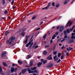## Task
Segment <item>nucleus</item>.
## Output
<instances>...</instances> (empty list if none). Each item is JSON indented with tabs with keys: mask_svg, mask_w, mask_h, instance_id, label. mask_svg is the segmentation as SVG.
Here are the masks:
<instances>
[{
	"mask_svg": "<svg viewBox=\"0 0 75 75\" xmlns=\"http://www.w3.org/2000/svg\"><path fill=\"white\" fill-rule=\"evenodd\" d=\"M9 39V40H11V41L9 43V45H10L11 44V43L13 42L14 41V40H15V38H14L13 36H12L10 37Z\"/></svg>",
	"mask_w": 75,
	"mask_h": 75,
	"instance_id": "nucleus-1",
	"label": "nucleus"
},
{
	"mask_svg": "<svg viewBox=\"0 0 75 75\" xmlns=\"http://www.w3.org/2000/svg\"><path fill=\"white\" fill-rule=\"evenodd\" d=\"M47 65L48 66H46V68L47 69H48L51 68L52 67H53V66H54V64L53 63H50L48 64Z\"/></svg>",
	"mask_w": 75,
	"mask_h": 75,
	"instance_id": "nucleus-2",
	"label": "nucleus"
},
{
	"mask_svg": "<svg viewBox=\"0 0 75 75\" xmlns=\"http://www.w3.org/2000/svg\"><path fill=\"white\" fill-rule=\"evenodd\" d=\"M71 22V21H69L67 22V23L66 25V27H68V26L69 27L71 26V25L72 24V22Z\"/></svg>",
	"mask_w": 75,
	"mask_h": 75,
	"instance_id": "nucleus-3",
	"label": "nucleus"
},
{
	"mask_svg": "<svg viewBox=\"0 0 75 75\" xmlns=\"http://www.w3.org/2000/svg\"><path fill=\"white\" fill-rule=\"evenodd\" d=\"M64 28H65L64 26H61L59 29V32H60V33H62V31H63V30H64Z\"/></svg>",
	"mask_w": 75,
	"mask_h": 75,
	"instance_id": "nucleus-4",
	"label": "nucleus"
},
{
	"mask_svg": "<svg viewBox=\"0 0 75 75\" xmlns=\"http://www.w3.org/2000/svg\"><path fill=\"white\" fill-rule=\"evenodd\" d=\"M30 37V36H25V39L26 40L25 41H24V42L25 44H26L27 43V41H28V38H29V37Z\"/></svg>",
	"mask_w": 75,
	"mask_h": 75,
	"instance_id": "nucleus-5",
	"label": "nucleus"
},
{
	"mask_svg": "<svg viewBox=\"0 0 75 75\" xmlns=\"http://www.w3.org/2000/svg\"><path fill=\"white\" fill-rule=\"evenodd\" d=\"M51 6V2L48 3V5L45 7L43 8H42V10H44V9H47L50 7V6Z\"/></svg>",
	"mask_w": 75,
	"mask_h": 75,
	"instance_id": "nucleus-6",
	"label": "nucleus"
},
{
	"mask_svg": "<svg viewBox=\"0 0 75 75\" xmlns=\"http://www.w3.org/2000/svg\"><path fill=\"white\" fill-rule=\"evenodd\" d=\"M6 54H7V52L6 51L4 52L3 53H2L1 54V57L4 58L5 57L6 55Z\"/></svg>",
	"mask_w": 75,
	"mask_h": 75,
	"instance_id": "nucleus-7",
	"label": "nucleus"
},
{
	"mask_svg": "<svg viewBox=\"0 0 75 75\" xmlns=\"http://www.w3.org/2000/svg\"><path fill=\"white\" fill-rule=\"evenodd\" d=\"M27 70L29 72V74H31H31H34V73H35L34 72V71H31V70L30 69V68H28Z\"/></svg>",
	"mask_w": 75,
	"mask_h": 75,
	"instance_id": "nucleus-8",
	"label": "nucleus"
},
{
	"mask_svg": "<svg viewBox=\"0 0 75 75\" xmlns=\"http://www.w3.org/2000/svg\"><path fill=\"white\" fill-rule=\"evenodd\" d=\"M51 56H52V54H50L46 58L47 59H48V60H52V58L51 57Z\"/></svg>",
	"mask_w": 75,
	"mask_h": 75,
	"instance_id": "nucleus-9",
	"label": "nucleus"
},
{
	"mask_svg": "<svg viewBox=\"0 0 75 75\" xmlns=\"http://www.w3.org/2000/svg\"><path fill=\"white\" fill-rule=\"evenodd\" d=\"M64 38H68V36H67V31H64Z\"/></svg>",
	"mask_w": 75,
	"mask_h": 75,
	"instance_id": "nucleus-10",
	"label": "nucleus"
},
{
	"mask_svg": "<svg viewBox=\"0 0 75 75\" xmlns=\"http://www.w3.org/2000/svg\"><path fill=\"white\" fill-rule=\"evenodd\" d=\"M55 61H57V60H58V58L57 57V55H55L53 57Z\"/></svg>",
	"mask_w": 75,
	"mask_h": 75,
	"instance_id": "nucleus-11",
	"label": "nucleus"
},
{
	"mask_svg": "<svg viewBox=\"0 0 75 75\" xmlns=\"http://www.w3.org/2000/svg\"><path fill=\"white\" fill-rule=\"evenodd\" d=\"M27 69H23L22 71V74H24V73L27 72Z\"/></svg>",
	"mask_w": 75,
	"mask_h": 75,
	"instance_id": "nucleus-12",
	"label": "nucleus"
},
{
	"mask_svg": "<svg viewBox=\"0 0 75 75\" xmlns=\"http://www.w3.org/2000/svg\"><path fill=\"white\" fill-rule=\"evenodd\" d=\"M74 42V39H71L70 40L69 42V44H72V43H73Z\"/></svg>",
	"mask_w": 75,
	"mask_h": 75,
	"instance_id": "nucleus-13",
	"label": "nucleus"
},
{
	"mask_svg": "<svg viewBox=\"0 0 75 75\" xmlns=\"http://www.w3.org/2000/svg\"><path fill=\"white\" fill-rule=\"evenodd\" d=\"M18 64H21V65L23 64V62L22 61H21L19 60H18Z\"/></svg>",
	"mask_w": 75,
	"mask_h": 75,
	"instance_id": "nucleus-14",
	"label": "nucleus"
},
{
	"mask_svg": "<svg viewBox=\"0 0 75 75\" xmlns=\"http://www.w3.org/2000/svg\"><path fill=\"white\" fill-rule=\"evenodd\" d=\"M42 64V63L41 62H39L38 64V67H40L41 65Z\"/></svg>",
	"mask_w": 75,
	"mask_h": 75,
	"instance_id": "nucleus-15",
	"label": "nucleus"
},
{
	"mask_svg": "<svg viewBox=\"0 0 75 75\" xmlns=\"http://www.w3.org/2000/svg\"><path fill=\"white\" fill-rule=\"evenodd\" d=\"M43 54L44 55H46L47 54V52L44 51L43 52Z\"/></svg>",
	"mask_w": 75,
	"mask_h": 75,
	"instance_id": "nucleus-16",
	"label": "nucleus"
},
{
	"mask_svg": "<svg viewBox=\"0 0 75 75\" xmlns=\"http://www.w3.org/2000/svg\"><path fill=\"white\" fill-rule=\"evenodd\" d=\"M33 44L34 43L33 42H32L31 43H30V49L31 48V47H32V46H33Z\"/></svg>",
	"mask_w": 75,
	"mask_h": 75,
	"instance_id": "nucleus-17",
	"label": "nucleus"
},
{
	"mask_svg": "<svg viewBox=\"0 0 75 75\" xmlns=\"http://www.w3.org/2000/svg\"><path fill=\"white\" fill-rule=\"evenodd\" d=\"M47 34H46L43 36V38L44 40H45V39H46V38H47Z\"/></svg>",
	"mask_w": 75,
	"mask_h": 75,
	"instance_id": "nucleus-18",
	"label": "nucleus"
},
{
	"mask_svg": "<svg viewBox=\"0 0 75 75\" xmlns=\"http://www.w3.org/2000/svg\"><path fill=\"white\" fill-rule=\"evenodd\" d=\"M36 69H37V67H34L31 68V70L32 71H34V70H35H35Z\"/></svg>",
	"mask_w": 75,
	"mask_h": 75,
	"instance_id": "nucleus-19",
	"label": "nucleus"
},
{
	"mask_svg": "<svg viewBox=\"0 0 75 75\" xmlns=\"http://www.w3.org/2000/svg\"><path fill=\"white\" fill-rule=\"evenodd\" d=\"M22 36L24 37L25 36V32H22L21 33Z\"/></svg>",
	"mask_w": 75,
	"mask_h": 75,
	"instance_id": "nucleus-20",
	"label": "nucleus"
},
{
	"mask_svg": "<svg viewBox=\"0 0 75 75\" xmlns=\"http://www.w3.org/2000/svg\"><path fill=\"white\" fill-rule=\"evenodd\" d=\"M16 71V70H15V69H14V68H12L11 69V72H12V73H13V72H14V71Z\"/></svg>",
	"mask_w": 75,
	"mask_h": 75,
	"instance_id": "nucleus-21",
	"label": "nucleus"
},
{
	"mask_svg": "<svg viewBox=\"0 0 75 75\" xmlns=\"http://www.w3.org/2000/svg\"><path fill=\"white\" fill-rule=\"evenodd\" d=\"M26 30H27V29L24 28H23L22 29V31H23V32H24V31H26Z\"/></svg>",
	"mask_w": 75,
	"mask_h": 75,
	"instance_id": "nucleus-22",
	"label": "nucleus"
},
{
	"mask_svg": "<svg viewBox=\"0 0 75 75\" xmlns=\"http://www.w3.org/2000/svg\"><path fill=\"white\" fill-rule=\"evenodd\" d=\"M57 36L55 35V34H54L52 37V40H54L55 39V37H56Z\"/></svg>",
	"mask_w": 75,
	"mask_h": 75,
	"instance_id": "nucleus-23",
	"label": "nucleus"
},
{
	"mask_svg": "<svg viewBox=\"0 0 75 75\" xmlns=\"http://www.w3.org/2000/svg\"><path fill=\"white\" fill-rule=\"evenodd\" d=\"M47 60H46L43 61V64H45L47 63Z\"/></svg>",
	"mask_w": 75,
	"mask_h": 75,
	"instance_id": "nucleus-24",
	"label": "nucleus"
},
{
	"mask_svg": "<svg viewBox=\"0 0 75 75\" xmlns=\"http://www.w3.org/2000/svg\"><path fill=\"white\" fill-rule=\"evenodd\" d=\"M30 44H31L30 42H29L26 44V47H28V46H29V45H30Z\"/></svg>",
	"mask_w": 75,
	"mask_h": 75,
	"instance_id": "nucleus-25",
	"label": "nucleus"
},
{
	"mask_svg": "<svg viewBox=\"0 0 75 75\" xmlns=\"http://www.w3.org/2000/svg\"><path fill=\"white\" fill-rule=\"evenodd\" d=\"M29 64V66L30 67H31L33 66V62H30Z\"/></svg>",
	"mask_w": 75,
	"mask_h": 75,
	"instance_id": "nucleus-26",
	"label": "nucleus"
},
{
	"mask_svg": "<svg viewBox=\"0 0 75 75\" xmlns=\"http://www.w3.org/2000/svg\"><path fill=\"white\" fill-rule=\"evenodd\" d=\"M36 18V16H35V15H34L32 17V20H35V19Z\"/></svg>",
	"mask_w": 75,
	"mask_h": 75,
	"instance_id": "nucleus-27",
	"label": "nucleus"
},
{
	"mask_svg": "<svg viewBox=\"0 0 75 75\" xmlns=\"http://www.w3.org/2000/svg\"><path fill=\"white\" fill-rule=\"evenodd\" d=\"M68 3V0H66L64 2V4H67Z\"/></svg>",
	"mask_w": 75,
	"mask_h": 75,
	"instance_id": "nucleus-28",
	"label": "nucleus"
},
{
	"mask_svg": "<svg viewBox=\"0 0 75 75\" xmlns=\"http://www.w3.org/2000/svg\"><path fill=\"white\" fill-rule=\"evenodd\" d=\"M66 30L67 31L68 34H69V33H70V31H69V29H67Z\"/></svg>",
	"mask_w": 75,
	"mask_h": 75,
	"instance_id": "nucleus-29",
	"label": "nucleus"
},
{
	"mask_svg": "<svg viewBox=\"0 0 75 75\" xmlns=\"http://www.w3.org/2000/svg\"><path fill=\"white\" fill-rule=\"evenodd\" d=\"M9 33L10 32H9V31H6L5 32V35H7L8 34V33Z\"/></svg>",
	"mask_w": 75,
	"mask_h": 75,
	"instance_id": "nucleus-30",
	"label": "nucleus"
},
{
	"mask_svg": "<svg viewBox=\"0 0 75 75\" xmlns=\"http://www.w3.org/2000/svg\"><path fill=\"white\" fill-rule=\"evenodd\" d=\"M3 66H4V67H6L7 66V64H6V63L5 62H4L3 63Z\"/></svg>",
	"mask_w": 75,
	"mask_h": 75,
	"instance_id": "nucleus-31",
	"label": "nucleus"
},
{
	"mask_svg": "<svg viewBox=\"0 0 75 75\" xmlns=\"http://www.w3.org/2000/svg\"><path fill=\"white\" fill-rule=\"evenodd\" d=\"M10 41V40L9 39L8 40H7L6 42V44H9V43H10V42H9Z\"/></svg>",
	"mask_w": 75,
	"mask_h": 75,
	"instance_id": "nucleus-32",
	"label": "nucleus"
},
{
	"mask_svg": "<svg viewBox=\"0 0 75 75\" xmlns=\"http://www.w3.org/2000/svg\"><path fill=\"white\" fill-rule=\"evenodd\" d=\"M7 13H8V11L5 10L4 12V13L5 14H7Z\"/></svg>",
	"mask_w": 75,
	"mask_h": 75,
	"instance_id": "nucleus-33",
	"label": "nucleus"
},
{
	"mask_svg": "<svg viewBox=\"0 0 75 75\" xmlns=\"http://www.w3.org/2000/svg\"><path fill=\"white\" fill-rule=\"evenodd\" d=\"M61 55V53H59L58 54V57H60V56Z\"/></svg>",
	"mask_w": 75,
	"mask_h": 75,
	"instance_id": "nucleus-34",
	"label": "nucleus"
},
{
	"mask_svg": "<svg viewBox=\"0 0 75 75\" xmlns=\"http://www.w3.org/2000/svg\"><path fill=\"white\" fill-rule=\"evenodd\" d=\"M54 55H55L57 54V52L54 51L53 52Z\"/></svg>",
	"mask_w": 75,
	"mask_h": 75,
	"instance_id": "nucleus-35",
	"label": "nucleus"
},
{
	"mask_svg": "<svg viewBox=\"0 0 75 75\" xmlns=\"http://www.w3.org/2000/svg\"><path fill=\"white\" fill-rule=\"evenodd\" d=\"M3 71V69H2V67H1L0 66V72H2V71Z\"/></svg>",
	"mask_w": 75,
	"mask_h": 75,
	"instance_id": "nucleus-36",
	"label": "nucleus"
},
{
	"mask_svg": "<svg viewBox=\"0 0 75 75\" xmlns=\"http://www.w3.org/2000/svg\"><path fill=\"white\" fill-rule=\"evenodd\" d=\"M60 6L59 4H57L56 6V7L57 8H58V7H59Z\"/></svg>",
	"mask_w": 75,
	"mask_h": 75,
	"instance_id": "nucleus-37",
	"label": "nucleus"
},
{
	"mask_svg": "<svg viewBox=\"0 0 75 75\" xmlns=\"http://www.w3.org/2000/svg\"><path fill=\"white\" fill-rule=\"evenodd\" d=\"M2 3H3V4L4 5V4H5V3L6 2H5V1L4 0H2Z\"/></svg>",
	"mask_w": 75,
	"mask_h": 75,
	"instance_id": "nucleus-38",
	"label": "nucleus"
},
{
	"mask_svg": "<svg viewBox=\"0 0 75 75\" xmlns=\"http://www.w3.org/2000/svg\"><path fill=\"white\" fill-rule=\"evenodd\" d=\"M27 57H28V58H31V54H29L28 55Z\"/></svg>",
	"mask_w": 75,
	"mask_h": 75,
	"instance_id": "nucleus-39",
	"label": "nucleus"
},
{
	"mask_svg": "<svg viewBox=\"0 0 75 75\" xmlns=\"http://www.w3.org/2000/svg\"><path fill=\"white\" fill-rule=\"evenodd\" d=\"M53 42V41L52 40V39H51L50 40V44H52Z\"/></svg>",
	"mask_w": 75,
	"mask_h": 75,
	"instance_id": "nucleus-40",
	"label": "nucleus"
},
{
	"mask_svg": "<svg viewBox=\"0 0 75 75\" xmlns=\"http://www.w3.org/2000/svg\"><path fill=\"white\" fill-rule=\"evenodd\" d=\"M65 48V47H64V45H63L61 49L62 50H63V49H64V48Z\"/></svg>",
	"mask_w": 75,
	"mask_h": 75,
	"instance_id": "nucleus-41",
	"label": "nucleus"
},
{
	"mask_svg": "<svg viewBox=\"0 0 75 75\" xmlns=\"http://www.w3.org/2000/svg\"><path fill=\"white\" fill-rule=\"evenodd\" d=\"M69 50L70 51H71V50H73V48H71V47H69Z\"/></svg>",
	"mask_w": 75,
	"mask_h": 75,
	"instance_id": "nucleus-42",
	"label": "nucleus"
},
{
	"mask_svg": "<svg viewBox=\"0 0 75 75\" xmlns=\"http://www.w3.org/2000/svg\"><path fill=\"white\" fill-rule=\"evenodd\" d=\"M37 72H38V70L36 69L34 71V72H35V73H37Z\"/></svg>",
	"mask_w": 75,
	"mask_h": 75,
	"instance_id": "nucleus-43",
	"label": "nucleus"
},
{
	"mask_svg": "<svg viewBox=\"0 0 75 75\" xmlns=\"http://www.w3.org/2000/svg\"><path fill=\"white\" fill-rule=\"evenodd\" d=\"M16 44V43H13L11 45V47H13V46H14V45H15Z\"/></svg>",
	"mask_w": 75,
	"mask_h": 75,
	"instance_id": "nucleus-44",
	"label": "nucleus"
},
{
	"mask_svg": "<svg viewBox=\"0 0 75 75\" xmlns=\"http://www.w3.org/2000/svg\"><path fill=\"white\" fill-rule=\"evenodd\" d=\"M60 61H61V59H59V60H58V61H57V63H58L59 62H60Z\"/></svg>",
	"mask_w": 75,
	"mask_h": 75,
	"instance_id": "nucleus-45",
	"label": "nucleus"
},
{
	"mask_svg": "<svg viewBox=\"0 0 75 75\" xmlns=\"http://www.w3.org/2000/svg\"><path fill=\"white\" fill-rule=\"evenodd\" d=\"M52 5L53 6H55V3L54 2H53L52 4Z\"/></svg>",
	"mask_w": 75,
	"mask_h": 75,
	"instance_id": "nucleus-46",
	"label": "nucleus"
},
{
	"mask_svg": "<svg viewBox=\"0 0 75 75\" xmlns=\"http://www.w3.org/2000/svg\"><path fill=\"white\" fill-rule=\"evenodd\" d=\"M56 47V46H54V47H53V51H55V50Z\"/></svg>",
	"mask_w": 75,
	"mask_h": 75,
	"instance_id": "nucleus-47",
	"label": "nucleus"
},
{
	"mask_svg": "<svg viewBox=\"0 0 75 75\" xmlns=\"http://www.w3.org/2000/svg\"><path fill=\"white\" fill-rule=\"evenodd\" d=\"M14 0H12V2H11V4H12V5H13V3H14Z\"/></svg>",
	"mask_w": 75,
	"mask_h": 75,
	"instance_id": "nucleus-48",
	"label": "nucleus"
},
{
	"mask_svg": "<svg viewBox=\"0 0 75 75\" xmlns=\"http://www.w3.org/2000/svg\"><path fill=\"white\" fill-rule=\"evenodd\" d=\"M38 47V45H37L36 46H35V49H36V48H37Z\"/></svg>",
	"mask_w": 75,
	"mask_h": 75,
	"instance_id": "nucleus-49",
	"label": "nucleus"
},
{
	"mask_svg": "<svg viewBox=\"0 0 75 75\" xmlns=\"http://www.w3.org/2000/svg\"><path fill=\"white\" fill-rule=\"evenodd\" d=\"M49 45H45V48H48V47H49Z\"/></svg>",
	"mask_w": 75,
	"mask_h": 75,
	"instance_id": "nucleus-50",
	"label": "nucleus"
},
{
	"mask_svg": "<svg viewBox=\"0 0 75 75\" xmlns=\"http://www.w3.org/2000/svg\"><path fill=\"white\" fill-rule=\"evenodd\" d=\"M59 26H57V30H59Z\"/></svg>",
	"mask_w": 75,
	"mask_h": 75,
	"instance_id": "nucleus-51",
	"label": "nucleus"
},
{
	"mask_svg": "<svg viewBox=\"0 0 75 75\" xmlns=\"http://www.w3.org/2000/svg\"><path fill=\"white\" fill-rule=\"evenodd\" d=\"M64 59V56H61V59L62 60Z\"/></svg>",
	"mask_w": 75,
	"mask_h": 75,
	"instance_id": "nucleus-52",
	"label": "nucleus"
},
{
	"mask_svg": "<svg viewBox=\"0 0 75 75\" xmlns=\"http://www.w3.org/2000/svg\"><path fill=\"white\" fill-rule=\"evenodd\" d=\"M36 44L35 43L34 44V45L33 46V47H32L33 48H34V47H35V46H36Z\"/></svg>",
	"mask_w": 75,
	"mask_h": 75,
	"instance_id": "nucleus-53",
	"label": "nucleus"
},
{
	"mask_svg": "<svg viewBox=\"0 0 75 75\" xmlns=\"http://www.w3.org/2000/svg\"><path fill=\"white\" fill-rule=\"evenodd\" d=\"M27 21H28V23H31V20H28Z\"/></svg>",
	"mask_w": 75,
	"mask_h": 75,
	"instance_id": "nucleus-54",
	"label": "nucleus"
},
{
	"mask_svg": "<svg viewBox=\"0 0 75 75\" xmlns=\"http://www.w3.org/2000/svg\"><path fill=\"white\" fill-rule=\"evenodd\" d=\"M74 36H72L71 38V39H74Z\"/></svg>",
	"mask_w": 75,
	"mask_h": 75,
	"instance_id": "nucleus-55",
	"label": "nucleus"
},
{
	"mask_svg": "<svg viewBox=\"0 0 75 75\" xmlns=\"http://www.w3.org/2000/svg\"><path fill=\"white\" fill-rule=\"evenodd\" d=\"M43 23V21H42L40 24V25H42V23Z\"/></svg>",
	"mask_w": 75,
	"mask_h": 75,
	"instance_id": "nucleus-56",
	"label": "nucleus"
},
{
	"mask_svg": "<svg viewBox=\"0 0 75 75\" xmlns=\"http://www.w3.org/2000/svg\"><path fill=\"white\" fill-rule=\"evenodd\" d=\"M61 38H60L57 41L59 42L60 41H61Z\"/></svg>",
	"mask_w": 75,
	"mask_h": 75,
	"instance_id": "nucleus-57",
	"label": "nucleus"
},
{
	"mask_svg": "<svg viewBox=\"0 0 75 75\" xmlns=\"http://www.w3.org/2000/svg\"><path fill=\"white\" fill-rule=\"evenodd\" d=\"M18 32H19V33H20V32H21V31H22V29L19 30H18Z\"/></svg>",
	"mask_w": 75,
	"mask_h": 75,
	"instance_id": "nucleus-58",
	"label": "nucleus"
},
{
	"mask_svg": "<svg viewBox=\"0 0 75 75\" xmlns=\"http://www.w3.org/2000/svg\"><path fill=\"white\" fill-rule=\"evenodd\" d=\"M67 56H69V52H67L66 54Z\"/></svg>",
	"mask_w": 75,
	"mask_h": 75,
	"instance_id": "nucleus-59",
	"label": "nucleus"
},
{
	"mask_svg": "<svg viewBox=\"0 0 75 75\" xmlns=\"http://www.w3.org/2000/svg\"><path fill=\"white\" fill-rule=\"evenodd\" d=\"M55 34L56 35H57L59 34L58 32H56Z\"/></svg>",
	"mask_w": 75,
	"mask_h": 75,
	"instance_id": "nucleus-60",
	"label": "nucleus"
},
{
	"mask_svg": "<svg viewBox=\"0 0 75 75\" xmlns=\"http://www.w3.org/2000/svg\"><path fill=\"white\" fill-rule=\"evenodd\" d=\"M46 43H47V41H44V44H46Z\"/></svg>",
	"mask_w": 75,
	"mask_h": 75,
	"instance_id": "nucleus-61",
	"label": "nucleus"
},
{
	"mask_svg": "<svg viewBox=\"0 0 75 75\" xmlns=\"http://www.w3.org/2000/svg\"><path fill=\"white\" fill-rule=\"evenodd\" d=\"M67 51H69V49L68 48H67Z\"/></svg>",
	"mask_w": 75,
	"mask_h": 75,
	"instance_id": "nucleus-62",
	"label": "nucleus"
},
{
	"mask_svg": "<svg viewBox=\"0 0 75 75\" xmlns=\"http://www.w3.org/2000/svg\"><path fill=\"white\" fill-rule=\"evenodd\" d=\"M71 35L73 36L74 35H75V34L74 33H72V34H71Z\"/></svg>",
	"mask_w": 75,
	"mask_h": 75,
	"instance_id": "nucleus-63",
	"label": "nucleus"
},
{
	"mask_svg": "<svg viewBox=\"0 0 75 75\" xmlns=\"http://www.w3.org/2000/svg\"><path fill=\"white\" fill-rule=\"evenodd\" d=\"M16 8V7H15V6H13L12 7V8L13 9H14V8Z\"/></svg>",
	"mask_w": 75,
	"mask_h": 75,
	"instance_id": "nucleus-64",
	"label": "nucleus"
}]
</instances>
